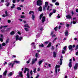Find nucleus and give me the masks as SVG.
<instances>
[{
	"label": "nucleus",
	"instance_id": "nucleus-1",
	"mask_svg": "<svg viewBox=\"0 0 78 78\" xmlns=\"http://www.w3.org/2000/svg\"><path fill=\"white\" fill-rule=\"evenodd\" d=\"M31 13L33 14L32 15L31 19L33 20H34V18H35V16L34 14V12L33 11H30L29 12V14H31Z\"/></svg>",
	"mask_w": 78,
	"mask_h": 78
},
{
	"label": "nucleus",
	"instance_id": "nucleus-42",
	"mask_svg": "<svg viewBox=\"0 0 78 78\" xmlns=\"http://www.w3.org/2000/svg\"><path fill=\"white\" fill-rule=\"evenodd\" d=\"M9 39H7L5 42L6 44H8V42H9Z\"/></svg>",
	"mask_w": 78,
	"mask_h": 78
},
{
	"label": "nucleus",
	"instance_id": "nucleus-40",
	"mask_svg": "<svg viewBox=\"0 0 78 78\" xmlns=\"http://www.w3.org/2000/svg\"><path fill=\"white\" fill-rule=\"evenodd\" d=\"M53 11L52 12V13H55L56 11V10L55 9H53Z\"/></svg>",
	"mask_w": 78,
	"mask_h": 78
},
{
	"label": "nucleus",
	"instance_id": "nucleus-61",
	"mask_svg": "<svg viewBox=\"0 0 78 78\" xmlns=\"http://www.w3.org/2000/svg\"><path fill=\"white\" fill-rule=\"evenodd\" d=\"M8 23H11V20H8Z\"/></svg>",
	"mask_w": 78,
	"mask_h": 78
},
{
	"label": "nucleus",
	"instance_id": "nucleus-49",
	"mask_svg": "<svg viewBox=\"0 0 78 78\" xmlns=\"http://www.w3.org/2000/svg\"><path fill=\"white\" fill-rule=\"evenodd\" d=\"M30 73L31 75V76H32V75H33V71H32V70L30 71Z\"/></svg>",
	"mask_w": 78,
	"mask_h": 78
},
{
	"label": "nucleus",
	"instance_id": "nucleus-56",
	"mask_svg": "<svg viewBox=\"0 0 78 78\" xmlns=\"http://www.w3.org/2000/svg\"><path fill=\"white\" fill-rule=\"evenodd\" d=\"M41 70V69H40V68H38L37 69V71L38 72H39V71H40V70Z\"/></svg>",
	"mask_w": 78,
	"mask_h": 78
},
{
	"label": "nucleus",
	"instance_id": "nucleus-35",
	"mask_svg": "<svg viewBox=\"0 0 78 78\" xmlns=\"http://www.w3.org/2000/svg\"><path fill=\"white\" fill-rule=\"evenodd\" d=\"M14 7H15V5L14 4H12V6L11 7V9H13V8H14Z\"/></svg>",
	"mask_w": 78,
	"mask_h": 78
},
{
	"label": "nucleus",
	"instance_id": "nucleus-33",
	"mask_svg": "<svg viewBox=\"0 0 78 78\" xmlns=\"http://www.w3.org/2000/svg\"><path fill=\"white\" fill-rule=\"evenodd\" d=\"M77 49H78V45H77L76 46V48H75V50H77Z\"/></svg>",
	"mask_w": 78,
	"mask_h": 78
},
{
	"label": "nucleus",
	"instance_id": "nucleus-44",
	"mask_svg": "<svg viewBox=\"0 0 78 78\" xmlns=\"http://www.w3.org/2000/svg\"><path fill=\"white\" fill-rule=\"evenodd\" d=\"M39 77V73H37V75L35 78H38Z\"/></svg>",
	"mask_w": 78,
	"mask_h": 78
},
{
	"label": "nucleus",
	"instance_id": "nucleus-46",
	"mask_svg": "<svg viewBox=\"0 0 78 78\" xmlns=\"http://www.w3.org/2000/svg\"><path fill=\"white\" fill-rule=\"evenodd\" d=\"M11 65H12V63H9L8 64V66L10 67V66H11Z\"/></svg>",
	"mask_w": 78,
	"mask_h": 78
},
{
	"label": "nucleus",
	"instance_id": "nucleus-10",
	"mask_svg": "<svg viewBox=\"0 0 78 78\" xmlns=\"http://www.w3.org/2000/svg\"><path fill=\"white\" fill-rule=\"evenodd\" d=\"M69 32L68 30H66L65 31V35L66 36H69Z\"/></svg>",
	"mask_w": 78,
	"mask_h": 78
},
{
	"label": "nucleus",
	"instance_id": "nucleus-18",
	"mask_svg": "<svg viewBox=\"0 0 78 78\" xmlns=\"http://www.w3.org/2000/svg\"><path fill=\"white\" fill-rule=\"evenodd\" d=\"M19 35H17L16 36V41H18L19 40Z\"/></svg>",
	"mask_w": 78,
	"mask_h": 78
},
{
	"label": "nucleus",
	"instance_id": "nucleus-60",
	"mask_svg": "<svg viewBox=\"0 0 78 78\" xmlns=\"http://www.w3.org/2000/svg\"><path fill=\"white\" fill-rule=\"evenodd\" d=\"M66 48H67V46H65V47L63 48L64 50H66Z\"/></svg>",
	"mask_w": 78,
	"mask_h": 78
},
{
	"label": "nucleus",
	"instance_id": "nucleus-63",
	"mask_svg": "<svg viewBox=\"0 0 78 78\" xmlns=\"http://www.w3.org/2000/svg\"><path fill=\"white\" fill-rule=\"evenodd\" d=\"M12 2L13 3H16V0H13Z\"/></svg>",
	"mask_w": 78,
	"mask_h": 78
},
{
	"label": "nucleus",
	"instance_id": "nucleus-22",
	"mask_svg": "<svg viewBox=\"0 0 78 78\" xmlns=\"http://www.w3.org/2000/svg\"><path fill=\"white\" fill-rule=\"evenodd\" d=\"M43 17V13H42L40 16V20H41V19L42 17Z\"/></svg>",
	"mask_w": 78,
	"mask_h": 78
},
{
	"label": "nucleus",
	"instance_id": "nucleus-7",
	"mask_svg": "<svg viewBox=\"0 0 78 78\" xmlns=\"http://www.w3.org/2000/svg\"><path fill=\"white\" fill-rule=\"evenodd\" d=\"M66 17L67 19H72V16L70 15H66Z\"/></svg>",
	"mask_w": 78,
	"mask_h": 78
},
{
	"label": "nucleus",
	"instance_id": "nucleus-16",
	"mask_svg": "<svg viewBox=\"0 0 78 78\" xmlns=\"http://www.w3.org/2000/svg\"><path fill=\"white\" fill-rule=\"evenodd\" d=\"M11 36H12L15 34V32L13 31H12V32L10 33Z\"/></svg>",
	"mask_w": 78,
	"mask_h": 78
},
{
	"label": "nucleus",
	"instance_id": "nucleus-9",
	"mask_svg": "<svg viewBox=\"0 0 78 78\" xmlns=\"http://www.w3.org/2000/svg\"><path fill=\"white\" fill-rule=\"evenodd\" d=\"M45 17L43 16L42 18V23H44V22H45Z\"/></svg>",
	"mask_w": 78,
	"mask_h": 78
},
{
	"label": "nucleus",
	"instance_id": "nucleus-15",
	"mask_svg": "<svg viewBox=\"0 0 78 78\" xmlns=\"http://www.w3.org/2000/svg\"><path fill=\"white\" fill-rule=\"evenodd\" d=\"M7 73V70H5L3 73V76H6Z\"/></svg>",
	"mask_w": 78,
	"mask_h": 78
},
{
	"label": "nucleus",
	"instance_id": "nucleus-6",
	"mask_svg": "<svg viewBox=\"0 0 78 78\" xmlns=\"http://www.w3.org/2000/svg\"><path fill=\"white\" fill-rule=\"evenodd\" d=\"M37 61V58H36L35 59H33L32 62L31 63V64H34L36 61Z\"/></svg>",
	"mask_w": 78,
	"mask_h": 78
},
{
	"label": "nucleus",
	"instance_id": "nucleus-39",
	"mask_svg": "<svg viewBox=\"0 0 78 78\" xmlns=\"http://www.w3.org/2000/svg\"><path fill=\"white\" fill-rule=\"evenodd\" d=\"M5 13L6 16H8V12H7V11H5Z\"/></svg>",
	"mask_w": 78,
	"mask_h": 78
},
{
	"label": "nucleus",
	"instance_id": "nucleus-12",
	"mask_svg": "<svg viewBox=\"0 0 78 78\" xmlns=\"http://www.w3.org/2000/svg\"><path fill=\"white\" fill-rule=\"evenodd\" d=\"M43 62V60H42L39 61L38 62V64H39V66H41V64Z\"/></svg>",
	"mask_w": 78,
	"mask_h": 78
},
{
	"label": "nucleus",
	"instance_id": "nucleus-64",
	"mask_svg": "<svg viewBox=\"0 0 78 78\" xmlns=\"http://www.w3.org/2000/svg\"><path fill=\"white\" fill-rule=\"evenodd\" d=\"M78 55V51H77V52H76V55Z\"/></svg>",
	"mask_w": 78,
	"mask_h": 78
},
{
	"label": "nucleus",
	"instance_id": "nucleus-57",
	"mask_svg": "<svg viewBox=\"0 0 78 78\" xmlns=\"http://www.w3.org/2000/svg\"><path fill=\"white\" fill-rule=\"evenodd\" d=\"M1 32L2 33H5V30H1Z\"/></svg>",
	"mask_w": 78,
	"mask_h": 78
},
{
	"label": "nucleus",
	"instance_id": "nucleus-8",
	"mask_svg": "<svg viewBox=\"0 0 78 78\" xmlns=\"http://www.w3.org/2000/svg\"><path fill=\"white\" fill-rule=\"evenodd\" d=\"M38 11H40V12H42V7L41 6H40L38 8Z\"/></svg>",
	"mask_w": 78,
	"mask_h": 78
},
{
	"label": "nucleus",
	"instance_id": "nucleus-21",
	"mask_svg": "<svg viewBox=\"0 0 78 78\" xmlns=\"http://www.w3.org/2000/svg\"><path fill=\"white\" fill-rule=\"evenodd\" d=\"M48 2H45V8H47V6H48Z\"/></svg>",
	"mask_w": 78,
	"mask_h": 78
},
{
	"label": "nucleus",
	"instance_id": "nucleus-30",
	"mask_svg": "<svg viewBox=\"0 0 78 78\" xmlns=\"http://www.w3.org/2000/svg\"><path fill=\"white\" fill-rule=\"evenodd\" d=\"M27 78H30V74H29V73H27Z\"/></svg>",
	"mask_w": 78,
	"mask_h": 78
},
{
	"label": "nucleus",
	"instance_id": "nucleus-54",
	"mask_svg": "<svg viewBox=\"0 0 78 78\" xmlns=\"http://www.w3.org/2000/svg\"><path fill=\"white\" fill-rule=\"evenodd\" d=\"M69 26H70V25L67 24L66 25V27H67V28H68V27H69Z\"/></svg>",
	"mask_w": 78,
	"mask_h": 78
},
{
	"label": "nucleus",
	"instance_id": "nucleus-62",
	"mask_svg": "<svg viewBox=\"0 0 78 78\" xmlns=\"http://www.w3.org/2000/svg\"><path fill=\"white\" fill-rule=\"evenodd\" d=\"M7 16L6 15H2V17H5Z\"/></svg>",
	"mask_w": 78,
	"mask_h": 78
},
{
	"label": "nucleus",
	"instance_id": "nucleus-55",
	"mask_svg": "<svg viewBox=\"0 0 78 78\" xmlns=\"http://www.w3.org/2000/svg\"><path fill=\"white\" fill-rule=\"evenodd\" d=\"M56 2V0H52V2L53 3H55V2Z\"/></svg>",
	"mask_w": 78,
	"mask_h": 78
},
{
	"label": "nucleus",
	"instance_id": "nucleus-5",
	"mask_svg": "<svg viewBox=\"0 0 78 78\" xmlns=\"http://www.w3.org/2000/svg\"><path fill=\"white\" fill-rule=\"evenodd\" d=\"M78 67V63H76L74 67V70H76Z\"/></svg>",
	"mask_w": 78,
	"mask_h": 78
},
{
	"label": "nucleus",
	"instance_id": "nucleus-26",
	"mask_svg": "<svg viewBox=\"0 0 78 78\" xmlns=\"http://www.w3.org/2000/svg\"><path fill=\"white\" fill-rule=\"evenodd\" d=\"M24 27L25 28H26V27H27V28H29V27L28 26V25L27 24H26L24 25Z\"/></svg>",
	"mask_w": 78,
	"mask_h": 78
},
{
	"label": "nucleus",
	"instance_id": "nucleus-43",
	"mask_svg": "<svg viewBox=\"0 0 78 78\" xmlns=\"http://www.w3.org/2000/svg\"><path fill=\"white\" fill-rule=\"evenodd\" d=\"M45 5L43 6V11H45Z\"/></svg>",
	"mask_w": 78,
	"mask_h": 78
},
{
	"label": "nucleus",
	"instance_id": "nucleus-25",
	"mask_svg": "<svg viewBox=\"0 0 78 78\" xmlns=\"http://www.w3.org/2000/svg\"><path fill=\"white\" fill-rule=\"evenodd\" d=\"M9 5H10V3L9 2H8L5 4V5L7 6V7H8V6H9Z\"/></svg>",
	"mask_w": 78,
	"mask_h": 78
},
{
	"label": "nucleus",
	"instance_id": "nucleus-28",
	"mask_svg": "<svg viewBox=\"0 0 78 78\" xmlns=\"http://www.w3.org/2000/svg\"><path fill=\"white\" fill-rule=\"evenodd\" d=\"M39 46L40 47H44V44H42L41 45H39Z\"/></svg>",
	"mask_w": 78,
	"mask_h": 78
},
{
	"label": "nucleus",
	"instance_id": "nucleus-32",
	"mask_svg": "<svg viewBox=\"0 0 78 78\" xmlns=\"http://www.w3.org/2000/svg\"><path fill=\"white\" fill-rule=\"evenodd\" d=\"M7 26H2V28H3V29H6V27H7Z\"/></svg>",
	"mask_w": 78,
	"mask_h": 78
},
{
	"label": "nucleus",
	"instance_id": "nucleus-3",
	"mask_svg": "<svg viewBox=\"0 0 78 78\" xmlns=\"http://www.w3.org/2000/svg\"><path fill=\"white\" fill-rule=\"evenodd\" d=\"M37 5L39 6H41L42 5V1L41 0H37Z\"/></svg>",
	"mask_w": 78,
	"mask_h": 78
},
{
	"label": "nucleus",
	"instance_id": "nucleus-38",
	"mask_svg": "<svg viewBox=\"0 0 78 78\" xmlns=\"http://www.w3.org/2000/svg\"><path fill=\"white\" fill-rule=\"evenodd\" d=\"M22 38H23V37H20L18 38L19 41H21Z\"/></svg>",
	"mask_w": 78,
	"mask_h": 78
},
{
	"label": "nucleus",
	"instance_id": "nucleus-17",
	"mask_svg": "<svg viewBox=\"0 0 78 78\" xmlns=\"http://www.w3.org/2000/svg\"><path fill=\"white\" fill-rule=\"evenodd\" d=\"M12 75V72H10L9 74L8 75V76L9 77Z\"/></svg>",
	"mask_w": 78,
	"mask_h": 78
},
{
	"label": "nucleus",
	"instance_id": "nucleus-19",
	"mask_svg": "<svg viewBox=\"0 0 78 78\" xmlns=\"http://www.w3.org/2000/svg\"><path fill=\"white\" fill-rule=\"evenodd\" d=\"M51 42L49 43L48 44V46H47L48 48L50 47L51 46Z\"/></svg>",
	"mask_w": 78,
	"mask_h": 78
},
{
	"label": "nucleus",
	"instance_id": "nucleus-29",
	"mask_svg": "<svg viewBox=\"0 0 78 78\" xmlns=\"http://www.w3.org/2000/svg\"><path fill=\"white\" fill-rule=\"evenodd\" d=\"M14 63H16V64H18L19 63V61L15 60L14 61Z\"/></svg>",
	"mask_w": 78,
	"mask_h": 78
},
{
	"label": "nucleus",
	"instance_id": "nucleus-4",
	"mask_svg": "<svg viewBox=\"0 0 78 78\" xmlns=\"http://www.w3.org/2000/svg\"><path fill=\"white\" fill-rule=\"evenodd\" d=\"M26 71H27L28 72L27 73H30V69H29L28 68H25V70L24 71V73H26Z\"/></svg>",
	"mask_w": 78,
	"mask_h": 78
},
{
	"label": "nucleus",
	"instance_id": "nucleus-52",
	"mask_svg": "<svg viewBox=\"0 0 78 78\" xmlns=\"http://www.w3.org/2000/svg\"><path fill=\"white\" fill-rule=\"evenodd\" d=\"M76 23V22H75V20H73V24H75Z\"/></svg>",
	"mask_w": 78,
	"mask_h": 78
},
{
	"label": "nucleus",
	"instance_id": "nucleus-20",
	"mask_svg": "<svg viewBox=\"0 0 78 78\" xmlns=\"http://www.w3.org/2000/svg\"><path fill=\"white\" fill-rule=\"evenodd\" d=\"M19 74L20 76L21 77H23V75H22V72H21L19 73Z\"/></svg>",
	"mask_w": 78,
	"mask_h": 78
},
{
	"label": "nucleus",
	"instance_id": "nucleus-53",
	"mask_svg": "<svg viewBox=\"0 0 78 78\" xmlns=\"http://www.w3.org/2000/svg\"><path fill=\"white\" fill-rule=\"evenodd\" d=\"M57 17H58V19H59L61 17V16H59V14H58V15Z\"/></svg>",
	"mask_w": 78,
	"mask_h": 78
},
{
	"label": "nucleus",
	"instance_id": "nucleus-51",
	"mask_svg": "<svg viewBox=\"0 0 78 78\" xmlns=\"http://www.w3.org/2000/svg\"><path fill=\"white\" fill-rule=\"evenodd\" d=\"M44 44H48V41H45V42H44Z\"/></svg>",
	"mask_w": 78,
	"mask_h": 78
},
{
	"label": "nucleus",
	"instance_id": "nucleus-50",
	"mask_svg": "<svg viewBox=\"0 0 78 78\" xmlns=\"http://www.w3.org/2000/svg\"><path fill=\"white\" fill-rule=\"evenodd\" d=\"M52 15H53V12H51V13H50L49 14V16H50V17H51V16Z\"/></svg>",
	"mask_w": 78,
	"mask_h": 78
},
{
	"label": "nucleus",
	"instance_id": "nucleus-24",
	"mask_svg": "<svg viewBox=\"0 0 78 78\" xmlns=\"http://www.w3.org/2000/svg\"><path fill=\"white\" fill-rule=\"evenodd\" d=\"M17 9L19 10V11H21L22 10V8L19 7H18L17 8Z\"/></svg>",
	"mask_w": 78,
	"mask_h": 78
},
{
	"label": "nucleus",
	"instance_id": "nucleus-48",
	"mask_svg": "<svg viewBox=\"0 0 78 78\" xmlns=\"http://www.w3.org/2000/svg\"><path fill=\"white\" fill-rule=\"evenodd\" d=\"M25 30L26 31H28V28H25Z\"/></svg>",
	"mask_w": 78,
	"mask_h": 78
},
{
	"label": "nucleus",
	"instance_id": "nucleus-2",
	"mask_svg": "<svg viewBox=\"0 0 78 78\" xmlns=\"http://www.w3.org/2000/svg\"><path fill=\"white\" fill-rule=\"evenodd\" d=\"M75 47H76V45L75 44H74L73 46L72 45H69L68 47V48H69V50H70L71 51H72L73 50V48H75Z\"/></svg>",
	"mask_w": 78,
	"mask_h": 78
},
{
	"label": "nucleus",
	"instance_id": "nucleus-36",
	"mask_svg": "<svg viewBox=\"0 0 78 78\" xmlns=\"http://www.w3.org/2000/svg\"><path fill=\"white\" fill-rule=\"evenodd\" d=\"M21 19H24V18H25V16L23 15H21Z\"/></svg>",
	"mask_w": 78,
	"mask_h": 78
},
{
	"label": "nucleus",
	"instance_id": "nucleus-45",
	"mask_svg": "<svg viewBox=\"0 0 78 78\" xmlns=\"http://www.w3.org/2000/svg\"><path fill=\"white\" fill-rule=\"evenodd\" d=\"M34 72L35 73L36 72V68H35L34 70Z\"/></svg>",
	"mask_w": 78,
	"mask_h": 78
},
{
	"label": "nucleus",
	"instance_id": "nucleus-13",
	"mask_svg": "<svg viewBox=\"0 0 78 78\" xmlns=\"http://www.w3.org/2000/svg\"><path fill=\"white\" fill-rule=\"evenodd\" d=\"M72 62H70L69 63V64H68V66H69V67L70 68H71V67H72Z\"/></svg>",
	"mask_w": 78,
	"mask_h": 78
},
{
	"label": "nucleus",
	"instance_id": "nucleus-34",
	"mask_svg": "<svg viewBox=\"0 0 78 78\" xmlns=\"http://www.w3.org/2000/svg\"><path fill=\"white\" fill-rule=\"evenodd\" d=\"M3 37L0 38V41L1 42H2L3 41Z\"/></svg>",
	"mask_w": 78,
	"mask_h": 78
},
{
	"label": "nucleus",
	"instance_id": "nucleus-37",
	"mask_svg": "<svg viewBox=\"0 0 78 78\" xmlns=\"http://www.w3.org/2000/svg\"><path fill=\"white\" fill-rule=\"evenodd\" d=\"M60 66H59V65H56V66H55V69H58V68H59V67Z\"/></svg>",
	"mask_w": 78,
	"mask_h": 78
},
{
	"label": "nucleus",
	"instance_id": "nucleus-59",
	"mask_svg": "<svg viewBox=\"0 0 78 78\" xmlns=\"http://www.w3.org/2000/svg\"><path fill=\"white\" fill-rule=\"evenodd\" d=\"M14 62L13 63V64H12L11 66V67H12H12H13V66H14Z\"/></svg>",
	"mask_w": 78,
	"mask_h": 78
},
{
	"label": "nucleus",
	"instance_id": "nucleus-31",
	"mask_svg": "<svg viewBox=\"0 0 78 78\" xmlns=\"http://www.w3.org/2000/svg\"><path fill=\"white\" fill-rule=\"evenodd\" d=\"M54 30L55 31H58V26H56L54 28Z\"/></svg>",
	"mask_w": 78,
	"mask_h": 78
},
{
	"label": "nucleus",
	"instance_id": "nucleus-11",
	"mask_svg": "<svg viewBox=\"0 0 78 78\" xmlns=\"http://www.w3.org/2000/svg\"><path fill=\"white\" fill-rule=\"evenodd\" d=\"M62 58H63V57H62V56H61V58L60 59V65H62Z\"/></svg>",
	"mask_w": 78,
	"mask_h": 78
},
{
	"label": "nucleus",
	"instance_id": "nucleus-27",
	"mask_svg": "<svg viewBox=\"0 0 78 78\" xmlns=\"http://www.w3.org/2000/svg\"><path fill=\"white\" fill-rule=\"evenodd\" d=\"M55 5L56 6H59V2H57L55 3Z\"/></svg>",
	"mask_w": 78,
	"mask_h": 78
},
{
	"label": "nucleus",
	"instance_id": "nucleus-23",
	"mask_svg": "<svg viewBox=\"0 0 78 78\" xmlns=\"http://www.w3.org/2000/svg\"><path fill=\"white\" fill-rule=\"evenodd\" d=\"M39 56V53H36L35 54V57L36 58H38Z\"/></svg>",
	"mask_w": 78,
	"mask_h": 78
},
{
	"label": "nucleus",
	"instance_id": "nucleus-58",
	"mask_svg": "<svg viewBox=\"0 0 78 78\" xmlns=\"http://www.w3.org/2000/svg\"><path fill=\"white\" fill-rule=\"evenodd\" d=\"M55 49V48L54 47V46H52V48H51V50H54Z\"/></svg>",
	"mask_w": 78,
	"mask_h": 78
},
{
	"label": "nucleus",
	"instance_id": "nucleus-47",
	"mask_svg": "<svg viewBox=\"0 0 78 78\" xmlns=\"http://www.w3.org/2000/svg\"><path fill=\"white\" fill-rule=\"evenodd\" d=\"M2 46H5V45H6V44L5 43H3L2 44Z\"/></svg>",
	"mask_w": 78,
	"mask_h": 78
},
{
	"label": "nucleus",
	"instance_id": "nucleus-14",
	"mask_svg": "<svg viewBox=\"0 0 78 78\" xmlns=\"http://www.w3.org/2000/svg\"><path fill=\"white\" fill-rule=\"evenodd\" d=\"M53 56L54 58H55L56 57V52H55V51L53 52Z\"/></svg>",
	"mask_w": 78,
	"mask_h": 78
},
{
	"label": "nucleus",
	"instance_id": "nucleus-41",
	"mask_svg": "<svg viewBox=\"0 0 78 78\" xmlns=\"http://www.w3.org/2000/svg\"><path fill=\"white\" fill-rule=\"evenodd\" d=\"M55 73H56V74H57V73H58V69L55 68Z\"/></svg>",
	"mask_w": 78,
	"mask_h": 78
}]
</instances>
